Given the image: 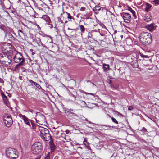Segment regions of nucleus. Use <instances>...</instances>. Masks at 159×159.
Wrapping results in <instances>:
<instances>
[{
	"mask_svg": "<svg viewBox=\"0 0 159 159\" xmlns=\"http://www.w3.org/2000/svg\"><path fill=\"white\" fill-rule=\"evenodd\" d=\"M139 38L140 42L143 45H148L152 41L151 35L149 33L142 32L140 34Z\"/></svg>",
	"mask_w": 159,
	"mask_h": 159,
	"instance_id": "1",
	"label": "nucleus"
},
{
	"mask_svg": "<svg viewBox=\"0 0 159 159\" xmlns=\"http://www.w3.org/2000/svg\"><path fill=\"white\" fill-rule=\"evenodd\" d=\"M12 58L11 56L5 53L0 54V62L2 66H7L11 63Z\"/></svg>",
	"mask_w": 159,
	"mask_h": 159,
	"instance_id": "2",
	"label": "nucleus"
},
{
	"mask_svg": "<svg viewBox=\"0 0 159 159\" xmlns=\"http://www.w3.org/2000/svg\"><path fill=\"white\" fill-rule=\"evenodd\" d=\"M14 61L15 63H19L15 67V69H17L20 67L25 62V59L23 57L21 53H17L14 56Z\"/></svg>",
	"mask_w": 159,
	"mask_h": 159,
	"instance_id": "3",
	"label": "nucleus"
},
{
	"mask_svg": "<svg viewBox=\"0 0 159 159\" xmlns=\"http://www.w3.org/2000/svg\"><path fill=\"white\" fill-rule=\"evenodd\" d=\"M40 132V135L42 139L45 141H48L50 139V135L48 129L42 126L39 127Z\"/></svg>",
	"mask_w": 159,
	"mask_h": 159,
	"instance_id": "4",
	"label": "nucleus"
},
{
	"mask_svg": "<svg viewBox=\"0 0 159 159\" xmlns=\"http://www.w3.org/2000/svg\"><path fill=\"white\" fill-rule=\"evenodd\" d=\"M42 150V146L41 143L37 142L33 144L31 148V150L32 152L35 154H39Z\"/></svg>",
	"mask_w": 159,
	"mask_h": 159,
	"instance_id": "5",
	"label": "nucleus"
},
{
	"mask_svg": "<svg viewBox=\"0 0 159 159\" xmlns=\"http://www.w3.org/2000/svg\"><path fill=\"white\" fill-rule=\"evenodd\" d=\"M16 152L14 149L11 148H7L6 151L7 156L11 159H16L18 157Z\"/></svg>",
	"mask_w": 159,
	"mask_h": 159,
	"instance_id": "6",
	"label": "nucleus"
},
{
	"mask_svg": "<svg viewBox=\"0 0 159 159\" xmlns=\"http://www.w3.org/2000/svg\"><path fill=\"white\" fill-rule=\"evenodd\" d=\"M3 122L7 127L10 126L12 124V120L11 116L7 115H5L3 118Z\"/></svg>",
	"mask_w": 159,
	"mask_h": 159,
	"instance_id": "7",
	"label": "nucleus"
},
{
	"mask_svg": "<svg viewBox=\"0 0 159 159\" xmlns=\"http://www.w3.org/2000/svg\"><path fill=\"white\" fill-rule=\"evenodd\" d=\"M120 15L124 21L126 23H129L131 19L130 15L128 13L123 12L120 13Z\"/></svg>",
	"mask_w": 159,
	"mask_h": 159,
	"instance_id": "8",
	"label": "nucleus"
},
{
	"mask_svg": "<svg viewBox=\"0 0 159 159\" xmlns=\"http://www.w3.org/2000/svg\"><path fill=\"white\" fill-rule=\"evenodd\" d=\"M156 27V25L154 23L148 24L145 26V28L148 29L150 31L154 30Z\"/></svg>",
	"mask_w": 159,
	"mask_h": 159,
	"instance_id": "9",
	"label": "nucleus"
},
{
	"mask_svg": "<svg viewBox=\"0 0 159 159\" xmlns=\"http://www.w3.org/2000/svg\"><path fill=\"white\" fill-rule=\"evenodd\" d=\"M22 119L23 120L25 123L28 126L30 127V120H29L25 115H22Z\"/></svg>",
	"mask_w": 159,
	"mask_h": 159,
	"instance_id": "10",
	"label": "nucleus"
},
{
	"mask_svg": "<svg viewBox=\"0 0 159 159\" xmlns=\"http://www.w3.org/2000/svg\"><path fill=\"white\" fill-rule=\"evenodd\" d=\"M54 134L57 138L63 137L65 136L64 133H60L59 131L56 130L54 131Z\"/></svg>",
	"mask_w": 159,
	"mask_h": 159,
	"instance_id": "11",
	"label": "nucleus"
},
{
	"mask_svg": "<svg viewBox=\"0 0 159 159\" xmlns=\"http://www.w3.org/2000/svg\"><path fill=\"white\" fill-rule=\"evenodd\" d=\"M2 97L5 104L9 107V105L7 97L4 94L2 95Z\"/></svg>",
	"mask_w": 159,
	"mask_h": 159,
	"instance_id": "12",
	"label": "nucleus"
},
{
	"mask_svg": "<svg viewBox=\"0 0 159 159\" xmlns=\"http://www.w3.org/2000/svg\"><path fill=\"white\" fill-rule=\"evenodd\" d=\"M42 18H43L44 20H45L46 21L48 22V24L50 25H51L50 27L51 28L52 27V24H50V19L48 16L47 15H45L43 16Z\"/></svg>",
	"mask_w": 159,
	"mask_h": 159,
	"instance_id": "13",
	"label": "nucleus"
},
{
	"mask_svg": "<svg viewBox=\"0 0 159 159\" xmlns=\"http://www.w3.org/2000/svg\"><path fill=\"white\" fill-rule=\"evenodd\" d=\"M151 16L149 14H146L144 17V20L145 21L148 22L151 20Z\"/></svg>",
	"mask_w": 159,
	"mask_h": 159,
	"instance_id": "14",
	"label": "nucleus"
},
{
	"mask_svg": "<svg viewBox=\"0 0 159 159\" xmlns=\"http://www.w3.org/2000/svg\"><path fill=\"white\" fill-rule=\"evenodd\" d=\"M145 5L146 7L145 8V11L146 12H148L149 11L150 8L151 7L152 5L148 3H146Z\"/></svg>",
	"mask_w": 159,
	"mask_h": 159,
	"instance_id": "15",
	"label": "nucleus"
},
{
	"mask_svg": "<svg viewBox=\"0 0 159 159\" xmlns=\"http://www.w3.org/2000/svg\"><path fill=\"white\" fill-rule=\"evenodd\" d=\"M110 86L112 89H115L118 87L119 85L116 84H111Z\"/></svg>",
	"mask_w": 159,
	"mask_h": 159,
	"instance_id": "16",
	"label": "nucleus"
},
{
	"mask_svg": "<svg viewBox=\"0 0 159 159\" xmlns=\"http://www.w3.org/2000/svg\"><path fill=\"white\" fill-rule=\"evenodd\" d=\"M7 36L8 37L11 39V40H14L15 38L13 36L12 34L10 32L7 33Z\"/></svg>",
	"mask_w": 159,
	"mask_h": 159,
	"instance_id": "17",
	"label": "nucleus"
},
{
	"mask_svg": "<svg viewBox=\"0 0 159 159\" xmlns=\"http://www.w3.org/2000/svg\"><path fill=\"white\" fill-rule=\"evenodd\" d=\"M30 123H31L32 129L33 130H35L37 128L39 129V127L38 125H36L35 124L32 122V120H30Z\"/></svg>",
	"mask_w": 159,
	"mask_h": 159,
	"instance_id": "18",
	"label": "nucleus"
},
{
	"mask_svg": "<svg viewBox=\"0 0 159 159\" xmlns=\"http://www.w3.org/2000/svg\"><path fill=\"white\" fill-rule=\"evenodd\" d=\"M103 68L104 70H107L108 69H109V65L106 64H103Z\"/></svg>",
	"mask_w": 159,
	"mask_h": 159,
	"instance_id": "19",
	"label": "nucleus"
},
{
	"mask_svg": "<svg viewBox=\"0 0 159 159\" xmlns=\"http://www.w3.org/2000/svg\"><path fill=\"white\" fill-rule=\"evenodd\" d=\"M128 10L130 11L133 14V15L135 17H136L135 13V11L130 7H129L128 8Z\"/></svg>",
	"mask_w": 159,
	"mask_h": 159,
	"instance_id": "20",
	"label": "nucleus"
},
{
	"mask_svg": "<svg viewBox=\"0 0 159 159\" xmlns=\"http://www.w3.org/2000/svg\"><path fill=\"white\" fill-rule=\"evenodd\" d=\"M80 27L81 33H84L85 31V28L84 26L82 25H80Z\"/></svg>",
	"mask_w": 159,
	"mask_h": 159,
	"instance_id": "21",
	"label": "nucleus"
},
{
	"mask_svg": "<svg viewBox=\"0 0 159 159\" xmlns=\"http://www.w3.org/2000/svg\"><path fill=\"white\" fill-rule=\"evenodd\" d=\"M46 37L47 38H48V40H49L50 43H52V39L51 36L47 35L46 36Z\"/></svg>",
	"mask_w": 159,
	"mask_h": 159,
	"instance_id": "22",
	"label": "nucleus"
},
{
	"mask_svg": "<svg viewBox=\"0 0 159 159\" xmlns=\"http://www.w3.org/2000/svg\"><path fill=\"white\" fill-rule=\"evenodd\" d=\"M66 13L67 14V18L68 19H70V20H71L72 19H73L72 17L70 15L69 13H68L67 12H66ZM73 19H74V18H73Z\"/></svg>",
	"mask_w": 159,
	"mask_h": 159,
	"instance_id": "23",
	"label": "nucleus"
},
{
	"mask_svg": "<svg viewBox=\"0 0 159 159\" xmlns=\"http://www.w3.org/2000/svg\"><path fill=\"white\" fill-rule=\"evenodd\" d=\"M84 145L87 147L89 145V143L87 142V141L86 139H84Z\"/></svg>",
	"mask_w": 159,
	"mask_h": 159,
	"instance_id": "24",
	"label": "nucleus"
},
{
	"mask_svg": "<svg viewBox=\"0 0 159 159\" xmlns=\"http://www.w3.org/2000/svg\"><path fill=\"white\" fill-rule=\"evenodd\" d=\"M6 28L5 26L3 25H0V29L2 30H4Z\"/></svg>",
	"mask_w": 159,
	"mask_h": 159,
	"instance_id": "25",
	"label": "nucleus"
},
{
	"mask_svg": "<svg viewBox=\"0 0 159 159\" xmlns=\"http://www.w3.org/2000/svg\"><path fill=\"white\" fill-rule=\"evenodd\" d=\"M34 85H35L36 87L37 88H38L39 89H41V86L37 83L36 82L35 83H34Z\"/></svg>",
	"mask_w": 159,
	"mask_h": 159,
	"instance_id": "26",
	"label": "nucleus"
},
{
	"mask_svg": "<svg viewBox=\"0 0 159 159\" xmlns=\"http://www.w3.org/2000/svg\"><path fill=\"white\" fill-rule=\"evenodd\" d=\"M95 9L98 11H100L101 9V7L99 6H96Z\"/></svg>",
	"mask_w": 159,
	"mask_h": 159,
	"instance_id": "27",
	"label": "nucleus"
},
{
	"mask_svg": "<svg viewBox=\"0 0 159 159\" xmlns=\"http://www.w3.org/2000/svg\"><path fill=\"white\" fill-rule=\"evenodd\" d=\"M112 120L114 122L117 124L118 123L117 121L114 118L112 117L111 118Z\"/></svg>",
	"mask_w": 159,
	"mask_h": 159,
	"instance_id": "28",
	"label": "nucleus"
},
{
	"mask_svg": "<svg viewBox=\"0 0 159 159\" xmlns=\"http://www.w3.org/2000/svg\"><path fill=\"white\" fill-rule=\"evenodd\" d=\"M81 103L82 104L84 107H85L87 105L86 104V103L85 102L83 101H81Z\"/></svg>",
	"mask_w": 159,
	"mask_h": 159,
	"instance_id": "29",
	"label": "nucleus"
},
{
	"mask_svg": "<svg viewBox=\"0 0 159 159\" xmlns=\"http://www.w3.org/2000/svg\"><path fill=\"white\" fill-rule=\"evenodd\" d=\"M153 2L156 4H159V0H154L153 1Z\"/></svg>",
	"mask_w": 159,
	"mask_h": 159,
	"instance_id": "30",
	"label": "nucleus"
},
{
	"mask_svg": "<svg viewBox=\"0 0 159 159\" xmlns=\"http://www.w3.org/2000/svg\"><path fill=\"white\" fill-rule=\"evenodd\" d=\"M28 80L31 84L33 83L34 85V83H35L36 82L33 81L32 80Z\"/></svg>",
	"mask_w": 159,
	"mask_h": 159,
	"instance_id": "31",
	"label": "nucleus"
},
{
	"mask_svg": "<svg viewBox=\"0 0 159 159\" xmlns=\"http://www.w3.org/2000/svg\"><path fill=\"white\" fill-rule=\"evenodd\" d=\"M85 8L84 7H81L80 9V10L81 11H83L85 10Z\"/></svg>",
	"mask_w": 159,
	"mask_h": 159,
	"instance_id": "32",
	"label": "nucleus"
},
{
	"mask_svg": "<svg viewBox=\"0 0 159 159\" xmlns=\"http://www.w3.org/2000/svg\"><path fill=\"white\" fill-rule=\"evenodd\" d=\"M84 93L86 94H88L91 95L93 96H94V95H95V94L94 93H86V92H84Z\"/></svg>",
	"mask_w": 159,
	"mask_h": 159,
	"instance_id": "33",
	"label": "nucleus"
},
{
	"mask_svg": "<svg viewBox=\"0 0 159 159\" xmlns=\"http://www.w3.org/2000/svg\"><path fill=\"white\" fill-rule=\"evenodd\" d=\"M141 56L142 57H143L145 58H148L149 57L147 55H142Z\"/></svg>",
	"mask_w": 159,
	"mask_h": 159,
	"instance_id": "34",
	"label": "nucleus"
},
{
	"mask_svg": "<svg viewBox=\"0 0 159 159\" xmlns=\"http://www.w3.org/2000/svg\"><path fill=\"white\" fill-rule=\"evenodd\" d=\"M133 109V107L132 106H129L128 108L129 110H131Z\"/></svg>",
	"mask_w": 159,
	"mask_h": 159,
	"instance_id": "35",
	"label": "nucleus"
},
{
	"mask_svg": "<svg viewBox=\"0 0 159 159\" xmlns=\"http://www.w3.org/2000/svg\"><path fill=\"white\" fill-rule=\"evenodd\" d=\"M45 159H49V153H48L46 157L45 158Z\"/></svg>",
	"mask_w": 159,
	"mask_h": 159,
	"instance_id": "36",
	"label": "nucleus"
},
{
	"mask_svg": "<svg viewBox=\"0 0 159 159\" xmlns=\"http://www.w3.org/2000/svg\"><path fill=\"white\" fill-rule=\"evenodd\" d=\"M18 32H19V35L20 34L19 32H20V33H21L22 34H23V33L22 32V31L21 30H18Z\"/></svg>",
	"mask_w": 159,
	"mask_h": 159,
	"instance_id": "37",
	"label": "nucleus"
},
{
	"mask_svg": "<svg viewBox=\"0 0 159 159\" xmlns=\"http://www.w3.org/2000/svg\"><path fill=\"white\" fill-rule=\"evenodd\" d=\"M142 130H143V131H145V132H146L147 131L146 129L145 128H144V127H143L142 129Z\"/></svg>",
	"mask_w": 159,
	"mask_h": 159,
	"instance_id": "38",
	"label": "nucleus"
},
{
	"mask_svg": "<svg viewBox=\"0 0 159 159\" xmlns=\"http://www.w3.org/2000/svg\"><path fill=\"white\" fill-rule=\"evenodd\" d=\"M65 132L66 134H68L70 132V131L68 130H66Z\"/></svg>",
	"mask_w": 159,
	"mask_h": 159,
	"instance_id": "39",
	"label": "nucleus"
},
{
	"mask_svg": "<svg viewBox=\"0 0 159 159\" xmlns=\"http://www.w3.org/2000/svg\"><path fill=\"white\" fill-rule=\"evenodd\" d=\"M54 159H59L57 156H55L54 157Z\"/></svg>",
	"mask_w": 159,
	"mask_h": 159,
	"instance_id": "40",
	"label": "nucleus"
},
{
	"mask_svg": "<svg viewBox=\"0 0 159 159\" xmlns=\"http://www.w3.org/2000/svg\"><path fill=\"white\" fill-rule=\"evenodd\" d=\"M68 30H75V29H70V28H68Z\"/></svg>",
	"mask_w": 159,
	"mask_h": 159,
	"instance_id": "41",
	"label": "nucleus"
},
{
	"mask_svg": "<svg viewBox=\"0 0 159 159\" xmlns=\"http://www.w3.org/2000/svg\"><path fill=\"white\" fill-rule=\"evenodd\" d=\"M40 157H38L36 158H35L34 159H40Z\"/></svg>",
	"mask_w": 159,
	"mask_h": 159,
	"instance_id": "42",
	"label": "nucleus"
},
{
	"mask_svg": "<svg viewBox=\"0 0 159 159\" xmlns=\"http://www.w3.org/2000/svg\"><path fill=\"white\" fill-rule=\"evenodd\" d=\"M36 26H37V27L38 28H39L40 29V27H39V26L38 25H37H37H36Z\"/></svg>",
	"mask_w": 159,
	"mask_h": 159,
	"instance_id": "43",
	"label": "nucleus"
},
{
	"mask_svg": "<svg viewBox=\"0 0 159 159\" xmlns=\"http://www.w3.org/2000/svg\"><path fill=\"white\" fill-rule=\"evenodd\" d=\"M0 82H3V83L4 81H3V80H1V81H0Z\"/></svg>",
	"mask_w": 159,
	"mask_h": 159,
	"instance_id": "44",
	"label": "nucleus"
},
{
	"mask_svg": "<svg viewBox=\"0 0 159 159\" xmlns=\"http://www.w3.org/2000/svg\"><path fill=\"white\" fill-rule=\"evenodd\" d=\"M117 33V31L116 30L114 32V33Z\"/></svg>",
	"mask_w": 159,
	"mask_h": 159,
	"instance_id": "45",
	"label": "nucleus"
},
{
	"mask_svg": "<svg viewBox=\"0 0 159 159\" xmlns=\"http://www.w3.org/2000/svg\"><path fill=\"white\" fill-rule=\"evenodd\" d=\"M70 33H71V34H74V33H73V32L72 31H71Z\"/></svg>",
	"mask_w": 159,
	"mask_h": 159,
	"instance_id": "46",
	"label": "nucleus"
},
{
	"mask_svg": "<svg viewBox=\"0 0 159 159\" xmlns=\"http://www.w3.org/2000/svg\"><path fill=\"white\" fill-rule=\"evenodd\" d=\"M32 55H34V53L33 52H32Z\"/></svg>",
	"mask_w": 159,
	"mask_h": 159,
	"instance_id": "47",
	"label": "nucleus"
},
{
	"mask_svg": "<svg viewBox=\"0 0 159 159\" xmlns=\"http://www.w3.org/2000/svg\"><path fill=\"white\" fill-rule=\"evenodd\" d=\"M106 127H109V128L110 127V126H105Z\"/></svg>",
	"mask_w": 159,
	"mask_h": 159,
	"instance_id": "48",
	"label": "nucleus"
},
{
	"mask_svg": "<svg viewBox=\"0 0 159 159\" xmlns=\"http://www.w3.org/2000/svg\"><path fill=\"white\" fill-rule=\"evenodd\" d=\"M66 22H67V21H66L65 23H66Z\"/></svg>",
	"mask_w": 159,
	"mask_h": 159,
	"instance_id": "49",
	"label": "nucleus"
},
{
	"mask_svg": "<svg viewBox=\"0 0 159 159\" xmlns=\"http://www.w3.org/2000/svg\"><path fill=\"white\" fill-rule=\"evenodd\" d=\"M70 35H71V36H72V35H72V34H70Z\"/></svg>",
	"mask_w": 159,
	"mask_h": 159,
	"instance_id": "50",
	"label": "nucleus"
}]
</instances>
